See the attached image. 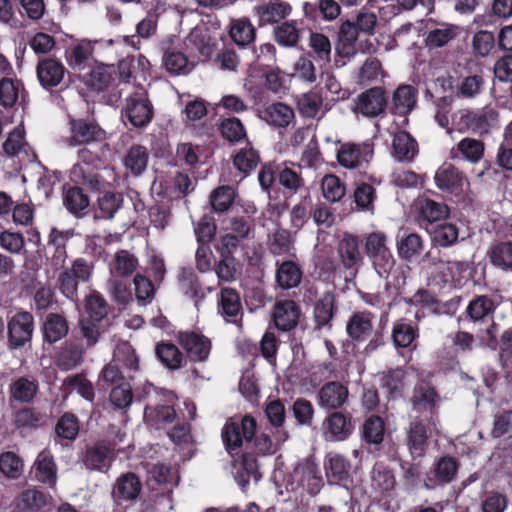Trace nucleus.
<instances>
[{
    "label": "nucleus",
    "mask_w": 512,
    "mask_h": 512,
    "mask_svg": "<svg viewBox=\"0 0 512 512\" xmlns=\"http://www.w3.org/2000/svg\"><path fill=\"white\" fill-rule=\"evenodd\" d=\"M497 304L487 295L475 297L466 308V315L473 323L494 321Z\"/></svg>",
    "instance_id": "obj_19"
},
{
    "label": "nucleus",
    "mask_w": 512,
    "mask_h": 512,
    "mask_svg": "<svg viewBox=\"0 0 512 512\" xmlns=\"http://www.w3.org/2000/svg\"><path fill=\"white\" fill-rule=\"evenodd\" d=\"M184 294L195 301V304L205 297L197 276L191 269L183 268L178 276Z\"/></svg>",
    "instance_id": "obj_44"
},
{
    "label": "nucleus",
    "mask_w": 512,
    "mask_h": 512,
    "mask_svg": "<svg viewBox=\"0 0 512 512\" xmlns=\"http://www.w3.org/2000/svg\"><path fill=\"white\" fill-rule=\"evenodd\" d=\"M154 109L150 100L143 94H133L126 99L122 116L135 128H144L152 120Z\"/></svg>",
    "instance_id": "obj_5"
},
{
    "label": "nucleus",
    "mask_w": 512,
    "mask_h": 512,
    "mask_svg": "<svg viewBox=\"0 0 512 512\" xmlns=\"http://www.w3.org/2000/svg\"><path fill=\"white\" fill-rule=\"evenodd\" d=\"M63 385L67 388L76 389L85 400H94L95 393L93 385L83 374L68 376L65 378Z\"/></svg>",
    "instance_id": "obj_61"
},
{
    "label": "nucleus",
    "mask_w": 512,
    "mask_h": 512,
    "mask_svg": "<svg viewBox=\"0 0 512 512\" xmlns=\"http://www.w3.org/2000/svg\"><path fill=\"white\" fill-rule=\"evenodd\" d=\"M177 338L192 361L207 360L211 350V341L207 337L193 331H180Z\"/></svg>",
    "instance_id": "obj_7"
},
{
    "label": "nucleus",
    "mask_w": 512,
    "mask_h": 512,
    "mask_svg": "<svg viewBox=\"0 0 512 512\" xmlns=\"http://www.w3.org/2000/svg\"><path fill=\"white\" fill-rule=\"evenodd\" d=\"M230 36L237 45L244 47L254 40L255 29L247 19L238 20L232 26Z\"/></svg>",
    "instance_id": "obj_56"
},
{
    "label": "nucleus",
    "mask_w": 512,
    "mask_h": 512,
    "mask_svg": "<svg viewBox=\"0 0 512 512\" xmlns=\"http://www.w3.org/2000/svg\"><path fill=\"white\" fill-rule=\"evenodd\" d=\"M418 154L417 141L406 131L395 133L392 142V155L399 162H411Z\"/></svg>",
    "instance_id": "obj_22"
},
{
    "label": "nucleus",
    "mask_w": 512,
    "mask_h": 512,
    "mask_svg": "<svg viewBox=\"0 0 512 512\" xmlns=\"http://www.w3.org/2000/svg\"><path fill=\"white\" fill-rule=\"evenodd\" d=\"M373 156V144H343L337 153L338 162L346 168H355L362 162H369Z\"/></svg>",
    "instance_id": "obj_10"
},
{
    "label": "nucleus",
    "mask_w": 512,
    "mask_h": 512,
    "mask_svg": "<svg viewBox=\"0 0 512 512\" xmlns=\"http://www.w3.org/2000/svg\"><path fill=\"white\" fill-rule=\"evenodd\" d=\"M69 332V324L66 317L59 313H49L46 315L42 324L43 341L48 344H54Z\"/></svg>",
    "instance_id": "obj_17"
},
{
    "label": "nucleus",
    "mask_w": 512,
    "mask_h": 512,
    "mask_svg": "<svg viewBox=\"0 0 512 512\" xmlns=\"http://www.w3.org/2000/svg\"><path fill=\"white\" fill-rule=\"evenodd\" d=\"M254 220L249 216H234L229 218L227 233L242 241L251 238Z\"/></svg>",
    "instance_id": "obj_51"
},
{
    "label": "nucleus",
    "mask_w": 512,
    "mask_h": 512,
    "mask_svg": "<svg viewBox=\"0 0 512 512\" xmlns=\"http://www.w3.org/2000/svg\"><path fill=\"white\" fill-rule=\"evenodd\" d=\"M335 296L332 292H326L316 303L314 317L318 326L330 324L334 315Z\"/></svg>",
    "instance_id": "obj_48"
},
{
    "label": "nucleus",
    "mask_w": 512,
    "mask_h": 512,
    "mask_svg": "<svg viewBox=\"0 0 512 512\" xmlns=\"http://www.w3.org/2000/svg\"><path fill=\"white\" fill-rule=\"evenodd\" d=\"M438 394L435 388L428 382L421 381L413 389L411 397L412 411L417 413L428 412L433 414L436 409Z\"/></svg>",
    "instance_id": "obj_15"
},
{
    "label": "nucleus",
    "mask_w": 512,
    "mask_h": 512,
    "mask_svg": "<svg viewBox=\"0 0 512 512\" xmlns=\"http://www.w3.org/2000/svg\"><path fill=\"white\" fill-rule=\"evenodd\" d=\"M372 315L368 312H356L348 320L346 332L355 341H364L372 332Z\"/></svg>",
    "instance_id": "obj_26"
},
{
    "label": "nucleus",
    "mask_w": 512,
    "mask_h": 512,
    "mask_svg": "<svg viewBox=\"0 0 512 512\" xmlns=\"http://www.w3.org/2000/svg\"><path fill=\"white\" fill-rule=\"evenodd\" d=\"M322 102V97L311 91L299 97L297 106L302 116L315 118L322 107Z\"/></svg>",
    "instance_id": "obj_54"
},
{
    "label": "nucleus",
    "mask_w": 512,
    "mask_h": 512,
    "mask_svg": "<svg viewBox=\"0 0 512 512\" xmlns=\"http://www.w3.org/2000/svg\"><path fill=\"white\" fill-rule=\"evenodd\" d=\"M348 388L338 381L325 383L318 392L319 404L326 409L336 410L348 401Z\"/></svg>",
    "instance_id": "obj_11"
},
{
    "label": "nucleus",
    "mask_w": 512,
    "mask_h": 512,
    "mask_svg": "<svg viewBox=\"0 0 512 512\" xmlns=\"http://www.w3.org/2000/svg\"><path fill=\"white\" fill-rule=\"evenodd\" d=\"M238 456H241V463L238 470L235 473V480L238 485L244 489L253 478L255 482H258L261 478V474L258 470L257 459L249 452H241Z\"/></svg>",
    "instance_id": "obj_28"
},
{
    "label": "nucleus",
    "mask_w": 512,
    "mask_h": 512,
    "mask_svg": "<svg viewBox=\"0 0 512 512\" xmlns=\"http://www.w3.org/2000/svg\"><path fill=\"white\" fill-rule=\"evenodd\" d=\"M324 426L331 434V438L337 441L347 439L354 430V423L350 413L334 411L325 420Z\"/></svg>",
    "instance_id": "obj_20"
},
{
    "label": "nucleus",
    "mask_w": 512,
    "mask_h": 512,
    "mask_svg": "<svg viewBox=\"0 0 512 512\" xmlns=\"http://www.w3.org/2000/svg\"><path fill=\"white\" fill-rule=\"evenodd\" d=\"M495 46L494 34L487 30L476 32L472 39V48L476 56L486 57Z\"/></svg>",
    "instance_id": "obj_60"
},
{
    "label": "nucleus",
    "mask_w": 512,
    "mask_h": 512,
    "mask_svg": "<svg viewBox=\"0 0 512 512\" xmlns=\"http://www.w3.org/2000/svg\"><path fill=\"white\" fill-rule=\"evenodd\" d=\"M113 362L120 363L124 367L137 371L139 368V359L135 353V349L129 342H122L117 345L114 350Z\"/></svg>",
    "instance_id": "obj_53"
},
{
    "label": "nucleus",
    "mask_w": 512,
    "mask_h": 512,
    "mask_svg": "<svg viewBox=\"0 0 512 512\" xmlns=\"http://www.w3.org/2000/svg\"><path fill=\"white\" fill-rule=\"evenodd\" d=\"M300 308L293 300H283L274 305L273 320L281 331H290L298 324Z\"/></svg>",
    "instance_id": "obj_14"
},
{
    "label": "nucleus",
    "mask_w": 512,
    "mask_h": 512,
    "mask_svg": "<svg viewBox=\"0 0 512 512\" xmlns=\"http://www.w3.org/2000/svg\"><path fill=\"white\" fill-rule=\"evenodd\" d=\"M142 484L135 473L127 472L115 482L112 496L118 504L124 501L135 500L140 494Z\"/></svg>",
    "instance_id": "obj_16"
},
{
    "label": "nucleus",
    "mask_w": 512,
    "mask_h": 512,
    "mask_svg": "<svg viewBox=\"0 0 512 512\" xmlns=\"http://www.w3.org/2000/svg\"><path fill=\"white\" fill-rule=\"evenodd\" d=\"M149 154L147 148L142 145H132L124 158V165L132 175L139 176L147 168Z\"/></svg>",
    "instance_id": "obj_33"
},
{
    "label": "nucleus",
    "mask_w": 512,
    "mask_h": 512,
    "mask_svg": "<svg viewBox=\"0 0 512 512\" xmlns=\"http://www.w3.org/2000/svg\"><path fill=\"white\" fill-rule=\"evenodd\" d=\"M462 121L472 132L484 135L498 125L499 112L493 107H485L476 112H468L462 117Z\"/></svg>",
    "instance_id": "obj_8"
},
{
    "label": "nucleus",
    "mask_w": 512,
    "mask_h": 512,
    "mask_svg": "<svg viewBox=\"0 0 512 512\" xmlns=\"http://www.w3.org/2000/svg\"><path fill=\"white\" fill-rule=\"evenodd\" d=\"M63 203L71 214L82 218L88 213L90 200L81 187L73 186L64 192Z\"/></svg>",
    "instance_id": "obj_25"
},
{
    "label": "nucleus",
    "mask_w": 512,
    "mask_h": 512,
    "mask_svg": "<svg viewBox=\"0 0 512 512\" xmlns=\"http://www.w3.org/2000/svg\"><path fill=\"white\" fill-rule=\"evenodd\" d=\"M133 400L131 385L128 382H121L112 388L110 402L117 409L129 407Z\"/></svg>",
    "instance_id": "obj_64"
},
{
    "label": "nucleus",
    "mask_w": 512,
    "mask_h": 512,
    "mask_svg": "<svg viewBox=\"0 0 512 512\" xmlns=\"http://www.w3.org/2000/svg\"><path fill=\"white\" fill-rule=\"evenodd\" d=\"M416 89L411 85H400L393 93L392 113L407 115L416 105Z\"/></svg>",
    "instance_id": "obj_27"
},
{
    "label": "nucleus",
    "mask_w": 512,
    "mask_h": 512,
    "mask_svg": "<svg viewBox=\"0 0 512 512\" xmlns=\"http://www.w3.org/2000/svg\"><path fill=\"white\" fill-rule=\"evenodd\" d=\"M325 468L328 479L345 481L350 476V462L339 454L331 455L325 464Z\"/></svg>",
    "instance_id": "obj_45"
},
{
    "label": "nucleus",
    "mask_w": 512,
    "mask_h": 512,
    "mask_svg": "<svg viewBox=\"0 0 512 512\" xmlns=\"http://www.w3.org/2000/svg\"><path fill=\"white\" fill-rule=\"evenodd\" d=\"M396 480L391 470L382 465L376 464L372 470V486L381 492H388L394 489Z\"/></svg>",
    "instance_id": "obj_58"
},
{
    "label": "nucleus",
    "mask_w": 512,
    "mask_h": 512,
    "mask_svg": "<svg viewBox=\"0 0 512 512\" xmlns=\"http://www.w3.org/2000/svg\"><path fill=\"white\" fill-rule=\"evenodd\" d=\"M260 161L258 152L253 148L241 149L233 159L234 166L242 173L248 174L255 169Z\"/></svg>",
    "instance_id": "obj_55"
},
{
    "label": "nucleus",
    "mask_w": 512,
    "mask_h": 512,
    "mask_svg": "<svg viewBox=\"0 0 512 512\" xmlns=\"http://www.w3.org/2000/svg\"><path fill=\"white\" fill-rule=\"evenodd\" d=\"M386 106L387 96L385 90L381 87H373L362 92L357 97L354 111L372 118L383 114Z\"/></svg>",
    "instance_id": "obj_6"
},
{
    "label": "nucleus",
    "mask_w": 512,
    "mask_h": 512,
    "mask_svg": "<svg viewBox=\"0 0 512 512\" xmlns=\"http://www.w3.org/2000/svg\"><path fill=\"white\" fill-rule=\"evenodd\" d=\"M38 390V385L25 377H20L10 385V394L13 399L21 403H29L33 400Z\"/></svg>",
    "instance_id": "obj_47"
},
{
    "label": "nucleus",
    "mask_w": 512,
    "mask_h": 512,
    "mask_svg": "<svg viewBox=\"0 0 512 512\" xmlns=\"http://www.w3.org/2000/svg\"><path fill=\"white\" fill-rule=\"evenodd\" d=\"M71 178L77 184H80L91 191H100L105 185L104 180L97 172L82 164H75L73 166L71 170Z\"/></svg>",
    "instance_id": "obj_32"
},
{
    "label": "nucleus",
    "mask_w": 512,
    "mask_h": 512,
    "mask_svg": "<svg viewBox=\"0 0 512 512\" xmlns=\"http://www.w3.org/2000/svg\"><path fill=\"white\" fill-rule=\"evenodd\" d=\"M34 331V317L26 311L17 312L8 321V347L12 350L22 348L32 339Z\"/></svg>",
    "instance_id": "obj_4"
},
{
    "label": "nucleus",
    "mask_w": 512,
    "mask_h": 512,
    "mask_svg": "<svg viewBox=\"0 0 512 512\" xmlns=\"http://www.w3.org/2000/svg\"><path fill=\"white\" fill-rule=\"evenodd\" d=\"M257 423L251 415H245L240 421L229 418L221 432L223 444L227 453L234 458L242 452L243 445L249 449L253 442L259 454H271L272 440L264 433L256 435Z\"/></svg>",
    "instance_id": "obj_1"
},
{
    "label": "nucleus",
    "mask_w": 512,
    "mask_h": 512,
    "mask_svg": "<svg viewBox=\"0 0 512 512\" xmlns=\"http://www.w3.org/2000/svg\"><path fill=\"white\" fill-rule=\"evenodd\" d=\"M220 131L229 142H239L246 137V130L240 119L230 117L222 120Z\"/></svg>",
    "instance_id": "obj_57"
},
{
    "label": "nucleus",
    "mask_w": 512,
    "mask_h": 512,
    "mask_svg": "<svg viewBox=\"0 0 512 512\" xmlns=\"http://www.w3.org/2000/svg\"><path fill=\"white\" fill-rule=\"evenodd\" d=\"M261 119L276 127H286L294 118L293 110L284 103H274L260 113Z\"/></svg>",
    "instance_id": "obj_31"
},
{
    "label": "nucleus",
    "mask_w": 512,
    "mask_h": 512,
    "mask_svg": "<svg viewBox=\"0 0 512 512\" xmlns=\"http://www.w3.org/2000/svg\"><path fill=\"white\" fill-rule=\"evenodd\" d=\"M70 125L71 136L67 140L70 146L107 143L106 132L95 121L78 119L72 120Z\"/></svg>",
    "instance_id": "obj_3"
},
{
    "label": "nucleus",
    "mask_w": 512,
    "mask_h": 512,
    "mask_svg": "<svg viewBox=\"0 0 512 512\" xmlns=\"http://www.w3.org/2000/svg\"><path fill=\"white\" fill-rule=\"evenodd\" d=\"M34 477L39 482L53 486L56 483V466L52 457L42 452L34 463Z\"/></svg>",
    "instance_id": "obj_37"
},
{
    "label": "nucleus",
    "mask_w": 512,
    "mask_h": 512,
    "mask_svg": "<svg viewBox=\"0 0 512 512\" xmlns=\"http://www.w3.org/2000/svg\"><path fill=\"white\" fill-rule=\"evenodd\" d=\"M220 306L223 315L235 317L241 310L240 297L232 288H223L220 294Z\"/></svg>",
    "instance_id": "obj_62"
},
{
    "label": "nucleus",
    "mask_w": 512,
    "mask_h": 512,
    "mask_svg": "<svg viewBox=\"0 0 512 512\" xmlns=\"http://www.w3.org/2000/svg\"><path fill=\"white\" fill-rule=\"evenodd\" d=\"M396 245L399 257L406 261L418 256L423 249V241L416 233L398 236Z\"/></svg>",
    "instance_id": "obj_41"
},
{
    "label": "nucleus",
    "mask_w": 512,
    "mask_h": 512,
    "mask_svg": "<svg viewBox=\"0 0 512 512\" xmlns=\"http://www.w3.org/2000/svg\"><path fill=\"white\" fill-rule=\"evenodd\" d=\"M449 215V208L446 204L436 202L432 199H424L419 202L418 222L428 230V225H433L446 219Z\"/></svg>",
    "instance_id": "obj_21"
},
{
    "label": "nucleus",
    "mask_w": 512,
    "mask_h": 512,
    "mask_svg": "<svg viewBox=\"0 0 512 512\" xmlns=\"http://www.w3.org/2000/svg\"><path fill=\"white\" fill-rule=\"evenodd\" d=\"M85 309L88 314L87 319L101 323H111L107 318L108 303L99 292L93 291L86 297Z\"/></svg>",
    "instance_id": "obj_36"
},
{
    "label": "nucleus",
    "mask_w": 512,
    "mask_h": 512,
    "mask_svg": "<svg viewBox=\"0 0 512 512\" xmlns=\"http://www.w3.org/2000/svg\"><path fill=\"white\" fill-rule=\"evenodd\" d=\"M45 414L34 408H23L18 410L14 416V424L17 428H38L46 424Z\"/></svg>",
    "instance_id": "obj_49"
},
{
    "label": "nucleus",
    "mask_w": 512,
    "mask_h": 512,
    "mask_svg": "<svg viewBox=\"0 0 512 512\" xmlns=\"http://www.w3.org/2000/svg\"><path fill=\"white\" fill-rule=\"evenodd\" d=\"M457 469L458 465L454 458L449 456L442 457L431 472L433 475H428L427 479L424 480V485L430 489L450 483L455 478Z\"/></svg>",
    "instance_id": "obj_18"
},
{
    "label": "nucleus",
    "mask_w": 512,
    "mask_h": 512,
    "mask_svg": "<svg viewBox=\"0 0 512 512\" xmlns=\"http://www.w3.org/2000/svg\"><path fill=\"white\" fill-rule=\"evenodd\" d=\"M116 442L100 440L92 445H87L82 456V463L86 469L107 473L115 459Z\"/></svg>",
    "instance_id": "obj_2"
},
{
    "label": "nucleus",
    "mask_w": 512,
    "mask_h": 512,
    "mask_svg": "<svg viewBox=\"0 0 512 512\" xmlns=\"http://www.w3.org/2000/svg\"><path fill=\"white\" fill-rule=\"evenodd\" d=\"M155 354L166 368L177 370L181 367L183 354L175 344L171 342L157 343Z\"/></svg>",
    "instance_id": "obj_38"
},
{
    "label": "nucleus",
    "mask_w": 512,
    "mask_h": 512,
    "mask_svg": "<svg viewBox=\"0 0 512 512\" xmlns=\"http://www.w3.org/2000/svg\"><path fill=\"white\" fill-rule=\"evenodd\" d=\"M111 323H101L87 318H82L78 322L80 336L85 340L86 346L91 348L97 344L102 334H104Z\"/></svg>",
    "instance_id": "obj_39"
},
{
    "label": "nucleus",
    "mask_w": 512,
    "mask_h": 512,
    "mask_svg": "<svg viewBox=\"0 0 512 512\" xmlns=\"http://www.w3.org/2000/svg\"><path fill=\"white\" fill-rule=\"evenodd\" d=\"M149 481L153 480L159 485H163L164 488L161 492V500L164 499L165 493L170 494L179 481V476L172 470L170 466L163 463H157L152 466L149 470Z\"/></svg>",
    "instance_id": "obj_30"
},
{
    "label": "nucleus",
    "mask_w": 512,
    "mask_h": 512,
    "mask_svg": "<svg viewBox=\"0 0 512 512\" xmlns=\"http://www.w3.org/2000/svg\"><path fill=\"white\" fill-rule=\"evenodd\" d=\"M114 75L113 66L101 64L90 72L85 84L94 91L102 92L107 90L114 81Z\"/></svg>",
    "instance_id": "obj_34"
},
{
    "label": "nucleus",
    "mask_w": 512,
    "mask_h": 512,
    "mask_svg": "<svg viewBox=\"0 0 512 512\" xmlns=\"http://www.w3.org/2000/svg\"><path fill=\"white\" fill-rule=\"evenodd\" d=\"M217 225L212 214H204L194 226L198 244H209L216 235Z\"/></svg>",
    "instance_id": "obj_50"
},
{
    "label": "nucleus",
    "mask_w": 512,
    "mask_h": 512,
    "mask_svg": "<svg viewBox=\"0 0 512 512\" xmlns=\"http://www.w3.org/2000/svg\"><path fill=\"white\" fill-rule=\"evenodd\" d=\"M83 354L81 345L65 343L58 354L56 364L61 370H70L82 362Z\"/></svg>",
    "instance_id": "obj_42"
},
{
    "label": "nucleus",
    "mask_w": 512,
    "mask_h": 512,
    "mask_svg": "<svg viewBox=\"0 0 512 512\" xmlns=\"http://www.w3.org/2000/svg\"><path fill=\"white\" fill-rule=\"evenodd\" d=\"M92 43L82 40L78 45L74 46L67 56L69 65L72 68L83 69L87 60L92 56Z\"/></svg>",
    "instance_id": "obj_59"
},
{
    "label": "nucleus",
    "mask_w": 512,
    "mask_h": 512,
    "mask_svg": "<svg viewBox=\"0 0 512 512\" xmlns=\"http://www.w3.org/2000/svg\"><path fill=\"white\" fill-rule=\"evenodd\" d=\"M65 71L63 64L51 57L41 59L37 64V76L45 89L58 86L64 78Z\"/></svg>",
    "instance_id": "obj_13"
},
{
    "label": "nucleus",
    "mask_w": 512,
    "mask_h": 512,
    "mask_svg": "<svg viewBox=\"0 0 512 512\" xmlns=\"http://www.w3.org/2000/svg\"><path fill=\"white\" fill-rule=\"evenodd\" d=\"M294 473L296 475L301 474L300 482L303 486L306 482L308 486H312L309 488L311 494H315L319 491L321 479L317 477L318 466L313 460L306 459L302 464L297 466Z\"/></svg>",
    "instance_id": "obj_46"
},
{
    "label": "nucleus",
    "mask_w": 512,
    "mask_h": 512,
    "mask_svg": "<svg viewBox=\"0 0 512 512\" xmlns=\"http://www.w3.org/2000/svg\"><path fill=\"white\" fill-rule=\"evenodd\" d=\"M456 37V31L453 26H442L430 30L425 38V44L429 49L441 48L446 46Z\"/></svg>",
    "instance_id": "obj_52"
},
{
    "label": "nucleus",
    "mask_w": 512,
    "mask_h": 512,
    "mask_svg": "<svg viewBox=\"0 0 512 512\" xmlns=\"http://www.w3.org/2000/svg\"><path fill=\"white\" fill-rule=\"evenodd\" d=\"M277 266L276 282L280 288L288 290L300 284L303 273L296 263L287 260Z\"/></svg>",
    "instance_id": "obj_29"
},
{
    "label": "nucleus",
    "mask_w": 512,
    "mask_h": 512,
    "mask_svg": "<svg viewBox=\"0 0 512 512\" xmlns=\"http://www.w3.org/2000/svg\"><path fill=\"white\" fill-rule=\"evenodd\" d=\"M21 83L12 78L4 77L0 80V104L3 107H12L19 94V86Z\"/></svg>",
    "instance_id": "obj_63"
},
{
    "label": "nucleus",
    "mask_w": 512,
    "mask_h": 512,
    "mask_svg": "<svg viewBox=\"0 0 512 512\" xmlns=\"http://www.w3.org/2000/svg\"><path fill=\"white\" fill-rule=\"evenodd\" d=\"M291 8L289 4L272 0L267 4L257 7L260 25L278 22L289 14Z\"/></svg>",
    "instance_id": "obj_35"
},
{
    "label": "nucleus",
    "mask_w": 512,
    "mask_h": 512,
    "mask_svg": "<svg viewBox=\"0 0 512 512\" xmlns=\"http://www.w3.org/2000/svg\"><path fill=\"white\" fill-rule=\"evenodd\" d=\"M491 263L502 269L512 270V242H497L487 252Z\"/></svg>",
    "instance_id": "obj_40"
},
{
    "label": "nucleus",
    "mask_w": 512,
    "mask_h": 512,
    "mask_svg": "<svg viewBox=\"0 0 512 512\" xmlns=\"http://www.w3.org/2000/svg\"><path fill=\"white\" fill-rule=\"evenodd\" d=\"M435 182L440 190L453 194L463 192V186L466 179L463 174L451 164H443L435 173Z\"/></svg>",
    "instance_id": "obj_12"
},
{
    "label": "nucleus",
    "mask_w": 512,
    "mask_h": 512,
    "mask_svg": "<svg viewBox=\"0 0 512 512\" xmlns=\"http://www.w3.org/2000/svg\"><path fill=\"white\" fill-rule=\"evenodd\" d=\"M359 238L353 235H345L338 245V254L345 269H355L362 262L359 250Z\"/></svg>",
    "instance_id": "obj_23"
},
{
    "label": "nucleus",
    "mask_w": 512,
    "mask_h": 512,
    "mask_svg": "<svg viewBox=\"0 0 512 512\" xmlns=\"http://www.w3.org/2000/svg\"><path fill=\"white\" fill-rule=\"evenodd\" d=\"M235 190L229 185L220 186L214 189L209 197V203L213 211L224 213L230 209L234 202Z\"/></svg>",
    "instance_id": "obj_43"
},
{
    "label": "nucleus",
    "mask_w": 512,
    "mask_h": 512,
    "mask_svg": "<svg viewBox=\"0 0 512 512\" xmlns=\"http://www.w3.org/2000/svg\"><path fill=\"white\" fill-rule=\"evenodd\" d=\"M124 197L122 193L106 192L97 200V207L94 210L95 220H111L116 212L123 206Z\"/></svg>",
    "instance_id": "obj_24"
},
{
    "label": "nucleus",
    "mask_w": 512,
    "mask_h": 512,
    "mask_svg": "<svg viewBox=\"0 0 512 512\" xmlns=\"http://www.w3.org/2000/svg\"><path fill=\"white\" fill-rule=\"evenodd\" d=\"M429 429L425 419L416 417L411 421L407 430L406 444L412 459L423 457L428 448Z\"/></svg>",
    "instance_id": "obj_9"
}]
</instances>
